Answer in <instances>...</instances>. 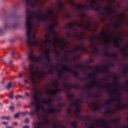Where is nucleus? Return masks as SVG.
<instances>
[{
  "label": "nucleus",
  "instance_id": "obj_1",
  "mask_svg": "<svg viewBox=\"0 0 128 128\" xmlns=\"http://www.w3.org/2000/svg\"><path fill=\"white\" fill-rule=\"evenodd\" d=\"M34 17L33 15H28L26 14V36H27V40L26 41V44H27L28 46H35L36 48L40 42L38 40H34L32 42V38H36V34L32 36V20H34Z\"/></svg>",
  "mask_w": 128,
  "mask_h": 128
},
{
  "label": "nucleus",
  "instance_id": "obj_2",
  "mask_svg": "<svg viewBox=\"0 0 128 128\" xmlns=\"http://www.w3.org/2000/svg\"><path fill=\"white\" fill-rule=\"evenodd\" d=\"M26 14L30 16H34V14L35 16L37 18V22H40V20L46 22H48V18H49L50 20H52L56 14L53 10H48V14L44 15L42 14V11L40 10L36 12L30 10L28 8H26Z\"/></svg>",
  "mask_w": 128,
  "mask_h": 128
},
{
  "label": "nucleus",
  "instance_id": "obj_3",
  "mask_svg": "<svg viewBox=\"0 0 128 128\" xmlns=\"http://www.w3.org/2000/svg\"><path fill=\"white\" fill-rule=\"evenodd\" d=\"M30 94H32V98H34V100H35V102H32L31 103L32 106H36L35 110H32L34 112V114H38L40 112V110L41 108V110H42L46 111V108H44V105H42L41 104H38V102L40 100V96H42V91H38V92L36 91V88H30Z\"/></svg>",
  "mask_w": 128,
  "mask_h": 128
},
{
  "label": "nucleus",
  "instance_id": "obj_4",
  "mask_svg": "<svg viewBox=\"0 0 128 128\" xmlns=\"http://www.w3.org/2000/svg\"><path fill=\"white\" fill-rule=\"evenodd\" d=\"M96 2L94 0L91 2V4L89 5H84L80 4H78L77 5V8L78 10L82 12V10L84 8L86 10H96V12H100L102 10V5L99 4L97 6V7H96Z\"/></svg>",
  "mask_w": 128,
  "mask_h": 128
},
{
  "label": "nucleus",
  "instance_id": "obj_5",
  "mask_svg": "<svg viewBox=\"0 0 128 128\" xmlns=\"http://www.w3.org/2000/svg\"><path fill=\"white\" fill-rule=\"evenodd\" d=\"M118 83L114 82H112L106 86H102V84L100 83L99 86L98 87V90H99V92H96V94L94 96L90 92H89L88 94V96L89 98H100V94H102V88H104L105 90H109L110 88L112 86H116Z\"/></svg>",
  "mask_w": 128,
  "mask_h": 128
},
{
  "label": "nucleus",
  "instance_id": "obj_6",
  "mask_svg": "<svg viewBox=\"0 0 128 128\" xmlns=\"http://www.w3.org/2000/svg\"><path fill=\"white\" fill-rule=\"evenodd\" d=\"M64 70H67V72H72L75 78H78V76H80V73H78V72L66 66V64H64L62 66V70L58 72V76L59 78H62Z\"/></svg>",
  "mask_w": 128,
  "mask_h": 128
},
{
  "label": "nucleus",
  "instance_id": "obj_7",
  "mask_svg": "<svg viewBox=\"0 0 128 128\" xmlns=\"http://www.w3.org/2000/svg\"><path fill=\"white\" fill-rule=\"evenodd\" d=\"M64 88H66L68 90H70L73 88H75L76 90H83L84 88L86 90H92V88L94 86V84L91 82L89 85L84 87L78 86L76 84L72 85V84H70L69 85H68L66 84H64Z\"/></svg>",
  "mask_w": 128,
  "mask_h": 128
},
{
  "label": "nucleus",
  "instance_id": "obj_8",
  "mask_svg": "<svg viewBox=\"0 0 128 128\" xmlns=\"http://www.w3.org/2000/svg\"><path fill=\"white\" fill-rule=\"evenodd\" d=\"M24 70H26L27 72L26 73H20L18 76L20 78H22L24 76H25L24 77L27 78H29L28 74H30L34 70V64L30 63L29 66H28L24 67Z\"/></svg>",
  "mask_w": 128,
  "mask_h": 128
},
{
  "label": "nucleus",
  "instance_id": "obj_9",
  "mask_svg": "<svg viewBox=\"0 0 128 128\" xmlns=\"http://www.w3.org/2000/svg\"><path fill=\"white\" fill-rule=\"evenodd\" d=\"M120 40V37H118L116 39V41L114 42V46L115 48H120L121 52L123 54V56L124 58H128V50L126 52V54L124 52V49L122 48V44L118 40Z\"/></svg>",
  "mask_w": 128,
  "mask_h": 128
},
{
  "label": "nucleus",
  "instance_id": "obj_10",
  "mask_svg": "<svg viewBox=\"0 0 128 128\" xmlns=\"http://www.w3.org/2000/svg\"><path fill=\"white\" fill-rule=\"evenodd\" d=\"M96 66V72L98 74H102V72L108 73V72H110L108 65L104 64L101 68L100 65H97Z\"/></svg>",
  "mask_w": 128,
  "mask_h": 128
},
{
  "label": "nucleus",
  "instance_id": "obj_11",
  "mask_svg": "<svg viewBox=\"0 0 128 128\" xmlns=\"http://www.w3.org/2000/svg\"><path fill=\"white\" fill-rule=\"evenodd\" d=\"M124 26H128V22L125 18H123L122 21H117L116 23H114L113 28H122Z\"/></svg>",
  "mask_w": 128,
  "mask_h": 128
},
{
  "label": "nucleus",
  "instance_id": "obj_12",
  "mask_svg": "<svg viewBox=\"0 0 128 128\" xmlns=\"http://www.w3.org/2000/svg\"><path fill=\"white\" fill-rule=\"evenodd\" d=\"M24 1L27 6H31L34 8L38 4V2H40V0H24Z\"/></svg>",
  "mask_w": 128,
  "mask_h": 128
},
{
  "label": "nucleus",
  "instance_id": "obj_13",
  "mask_svg": "<svg viewBox=\"0 0 128 128\" xmlns=\"http://www.w3.org/2000/svg\"><path fill=\"white\" fill-rule=\"evenodd\" d=\"M28 60L32 62H40V60H42V55L38 56L36 58H34L32 52H30L28 54Z\"/></svg>",
  "mask_w": 128,
  "mask_h": 128
},
{
  "label": "nucleus",
  "instance_id": "obj_14",
  "mask_svg": "<svg viewBox=\"0 0 128 128\" xmlns=\"http://www.w3.org/2000/svg\"><path fill=\"white\" fill-rule=\"evenodd\" d=\"M102 122V123H104V124L102 125V128H112V125H108V124H110V122H106V120H102V119H100V120H96V122H95V124H98L99 122Z\"/></svg>",
  "mask_w": 128,
  "mask_h": 128
},
{
  "label": "nucleus",
  "instance_id": "obj_15",
  "mask_svg": "<svg viewBox=\"0 0 128 128\" xmlns=\"http://www.w3.org/2000/svg\"><path fill=\"white\" fill-rule=\"evenodd\" d=\"M102 56H106V58H113L114 60H118V54L116 52H114L112 55L110 54V52L108 50H106V52H104Z\"/></svg>",
  "mask_w": 128,
  "mask_h": 128
},
{
  "label": "nucleus",
  "instance_id": "obj_16",
  "mask_svg": "<svg viewBox=\"0 0 128 128\" xmlns=\"http://www.w3.org/2000/svg\"><path fill=\"white\" fill-rule=\"evenodd\" d=\"M56 2H57V10L58 12H62L66 10V6L62 0H56Z\"/></svg>",
  "mask_w": 128,
  "mask_h": 128
},
{
  "label": "nucleus",
  "instance_id": "obj_17",
  "mask_svg": "<svg viewBox=\"0 0 128 128\" xmlns=\"http://www.w3.org/2000/svg\"><path fill=\"white\" fill-rule=\"evenodd\" d=\"M100 36H102L104 40L106 42V48H110V42H108V38L110 36V34L108 32H102L100 34Z\"/></svg>",
  "mask_w": 128,
  "mask_h": 128
},
{
  "label": "nucleus",
  "instance_id": "obj_18",
  "mask_svg": "<svg viewBox=\"0 0 128 128\" xmlns=\"http://www.w3.org/2000/svg\"><path fill=\"white\" fill-rule=\"evenodd\" d=\"M75 66L76 68H82V72H84V74H86V68H89V70H92V66H85L84 64H81L80 65L76 64Z\"/></svg>",
  "mask_w": 128,
  "mask_h": 128
},
{
  "label": "nucleus",
  "instance_id": "obj_19",
  "mask_svg": "<svg viewBox=\"0 0 128 128\" xmlns=\"http://www.w3.org/2000/svg\"><path fill=\"white\" fill-rule=\"evenodd\" d=\"M18 26V22H14V23L12 26L10 23L6 22V24L4 26V28L6 30H9L10 28H16Z\"/></svg>",
  "mask_w": 128,
  "mask_h": 128
},
{
  "label": "nucleus",
  "instance_id": "obj_20",
  "mask_svg": "<svg viewBox=\"0 0 128 128\" xmlns=\"http://www.w3.org/2000/svg\"><path fill=\"white\" fill-rule=\"evenodd\" d=\"M42 102L44 104H47L48 106L52 107V102H54V98H50L48 100L46 99H42Z\"/></svg>",
  "mask_w": 128,
  "mask_h": 128
},
{
  "label": "nucleus",
  "instance_id": "obj_21",
  "mask_svg": "<svg viewBox=\"0 0 128 128\" xmlns=\"http://www.w3.org/2000/svg\"><path fill=\"white\" fill-rule=\"evenodd\" d=\"M43 57L45 60H47V62L44 64V66H49L50 65L51 62L50 55H48V54H46L45 53L44 54Z\"/></svg>",
  "mask_w": 128,
  "mask_h": 128
},
{
  "label": "nucleus",
  "instance_id": "obj_22",
  "mask_svg": "<svg viewBox=\"0 0 128 128\" xmlns=\"http://www.w3.org/2000/svg\"><path fill=\"white\" fill-rule=\"evenodd\" d=\"M16 14H12L10 16L6 15L4 13L0 14V18L5 20H6L8 18H16Z\"/></svg>",
  "mask_w": 128,
  "mask_h": 128
},
{
  "label": "nucleus",
  "instance_id": "obj_23",
  "mask_svg": "<svg viewBox=\"0 0 128 128\" xmlns=\"http://www.w3.org/2000/svg\"><path fill=\"white\" fill-rule=\"evenodd\" d=\"M80 102H82V100L80 98H76V102L71 101L70 102V104L71 106H80Z\"/></svg>",
  "mask_w": 128,
  "mask_h": 128
},
{
  "label": "nucleus",
  "instance_id": "obj_24",
  "mask_svg": "<svg viewBox=\"0 0 128 128\" xmlns=\"http://www.w3.org/2000/svg\"><path fill=\"white\" fill-rule=\"evenodd\" d=\"M78 50H82V52H86V48H84V46H76L73 50H71V52H72V54H74V52H76Z\"/></svg>",
  "mask_w": 128,
  "mask_h": 128
},
{
  "label": "nucleus",
  "instance_id": "obj_25",
  "mask_svg": "<svg viewBox=\"0 0 128 128\" xmlns=\"http://www.w3.org/2000/svg\"><path fill=\"white\" fill-rule=\"evenodd\" d=\"M104 10L106 12L107 14H114L116 12V10H114V11L112 10V7L108 6H104Z\"/></svg>",
  "mask_w": 128,
  "mask_h": 128
},
{
  "label": "nucleus",
  "instance_id": "obj_26",
  "mask_svg": "<svg viewBox=\"0 0 128 128\" xmlns=\"http://www.w3.org/2000/svg\"><path fill=\"white\" fill-rule=\"evenodd\" d=\"M64 30H74V23L70 24L68 23H66V25L64 26Z\"/></svg>",
  "mask_w": 128,
  "mask_h": 128
},
{
  "label": "nucleus",
  "instance_id": "obj_27",
  "mask_svg": "<svg viewBox=\"0 0 128 128\" xmlns=\"http://www.w3.org/2000/svg\"><path fill=\"white\" fill-rule=\"evenodd\" d=\"M88 78H92L95 84H98V80H96V73L90 74L88 75Z\"/></svg>",
  "mask_w": 128,
  "mask_h": 128
},
{
  "label": "nucleus",
  "instance_id": "obj_28",
  "mask_svg": "<svg viewBox=\"0 0 128 128\" xmlns=\"http://www.w3.org/2000/svg\"><path fill=\"white\" fill-rule=\"evenodd\" d=\"M58 24V22L53 23L52 24H51L48 26V30H50V32H52V30H54L56 28Z\"/></svg>",
  "mask_w": 128,
  "mask_h": 128
},
{
  "label": "nucleus",
  "instance_id": "obj_29",
  "mask_svg": "<svg viewBox=\"0 0 128 128\" xmlns=\"http://www.w3.org/2000/svg\"><path fill=\"white\" fill-rule=\"evenodd\" d=\"M50 68H49V70L48 71V72L50 74H54V68H56V70H60V68H58V66H54L50 65Z\"/></svg>",
  "mask_w": 128,
  "mask_h": 128
},
{
  "label": "nucleus",
  "instance_id": "obj_30",
  "mask_svg": "<svg viewBox=\"0 0 128 128\" xmlns=\"http://www.w3.org/2000/svg\"><path fill=\"white\" fill-rule=\"evenodd\" d=\"M120 122V117H118L116 119H112L110 121L111 124H114L116 126H118Z\"/></svg>",
  "mask_w": 128,
  "mask_h": 128
},
{
  "label": "nucleus",
  "instance_id": "obj_31",
  "mask_svg": "<svg viewBox=\"0 0 128 128\" xmlns=\"http://www.w3.org/2000/svg\"><path fill=\"white\" fill-rule=\"evenodd\" d=\"M50 108L49 110H45V112H48V114H54V112H56V108H54V106H52V107L50 106Z\"/></svg>",
  "mask_w": 128,
  "mask_h": 128
},
{
  "label": "nucleus",
  "instance_id": "obj_32",
  "mask_svg": "<svg viewBox=\"0 0 128 128\" xmlns=\"http://www.w3.org/2000/svg\"><path fill=\"white\" fill-rule=\"evenodd\" d=\"M22 114L23 116H26V114H29V116H34V112H32V110H31L30 112L25 111L22 112Z\"/></svg>",
  "mask_w": 128,
  "mask_h": 128
},
{
  "label": "nucleus",
  "instance_id": "obj_33",
  "mask_svg": "<svg viewBox=\"0 0 128 128\" xmlns=\"http://www.w3.org/2000/svg\"><path fill=\"white\" fill-rule=\"evenodd\" d=\"M53 126H55L56 128H66V126L62 125L58 122L54 123Z\"/></svg>",
  "mask_w": 128,
  "mask_h": 128
},
{
  "label": "nucleus",
  "instance_id": "obj_34",
  "mask_svg": "<svg viewBox=\"0 0 128 128\" xmlns=\"http://www.w3.org/2000/svg\"><path fill=\"white\" fill-rule=\"evenodd\" d=\"M100 48H98V46H95L93 49L92 50L94 52H96L98 54L99 56H101L102 53H100Z\"/></svg>",
  "mask_w": 128,
  "mask_h": 128
},
{
  "label": "nucleus",
  "instance_id": "obj_35",
  "mask_svg": "<svg viewBox=\"0 0 128 128\" xmlns=\"http://www.w3.org/2000/svg\"><path fill=\"white\" fill-rule=\"evenodd\" d=\"M42 74H40V71H38V73L39 74V76L41 78H44V77L46 76H48V73L46 72H44L42 71Z\"/></svg>",
  "mask_w": 128,
  "mask_h": 128
},
{
  "label": "nucleus",
  "instance_id": "obj_36",
  "mask_svg": "<svg viewBox=\"0 0 128 128\" xmlns=\"http://www.w3.org/2000/svg\"><path fill=\"white\" fill-rule=\"evenodd\" d=\"M55 56L57 58L56 60H58V62H62V59H60V56H62V54H60V53L58 52H56L55 53Z\"/></svg>",
  "mask_w": 128,
  "mask_h": 128
},
{
  "label": "nucleus",
  "instance_id": "obj_37",
  "mask_svg": "<svg viewBox=\"0 0 128 128\" xmlns=\"http://www.w3.org/2000/svg\"><path fill=\"white\" fill-rule=\"evenodd\" d=\"M66 98H68L69 100H72V98H74V94H72L70 92H68L66 95Z\"/></svg>",
  "mask_w": 128,
  "mask_h": 128
},
{
  "label": "nucleus",
  "instance_id": "obj_38",
  "mask_svg": "<svg viewBox=\"0 0 128 128\" xmlns=\"http://www.w3.org/2000/svg\"><path fill=\"white\" fill-rule=\"evenodd\" d=\"M112 113H114V112L112 111V110H110V108H107L106 110H105L104 112V114H112Z\"/></svg>",
  "mask_w": 128,
  "mask_h": 128
},
{
  "label": "nucleus",
  "instance_id": "obj_39",
  "mask_svg": "<svg viewBox=\"0 0 128 128\" xmlns=\"http://www.w3.org/2000/svg\"><path fill=\"white\" fill-rule=\"evenodd\" d=\"M70 124L72 126L73 128H78V122L76 121L70 122Z\"/></svg>",
  "mask_w": 128,
  "mask_h": 128
},
{
  "label": "nucleus",
  "instance_id": "obj_40",
  "mask_svg": "<svg viewBox=\"0 0 128 128\" xmlns=\"http://www.w3.org/2000/svg\"><path fill=\"white\" fill-rule=\"evenodd\" d=\"M52 85H54V88H58V86H60V83L57 80L52 82Z\"/></svg>",
  "mask_w": 128,
  "mask_h": 128
},
{
  "label": "nucleus",
  "instance_id": "obj_41",
  "mask_svg": "<svg viewBox=\"0 0 128 128\" xmlns=\"http://www.w3.org/2000/svg\"><path fill=\"white\" fill-rule=\"evenodd\" d=\"M86 28L87 30H90L92 28V23L90 21H87L86 23Z\"/></svg>",
  "mask_w": 128,
  "mask_h": 128
},
{
  "label": "nucleus",
  "instance_id": "obj_42",
  "mask_svg": "<svg viewBox=\"0 0 128 128\" xmlns=\"http://www.w3.org/2000/svg\"><path fill=\"white\" fill-rule=\"evenodd\" d=\"M74 106L76 108V110L74 112L75 114H80V106Z\"/></svg>",
  "mask_w": 128,
  "mask_h": 128
},
{
  "label": "nucleus",
  "instance_id": "obj_43",
  "mask_svg": "<svg viewBox=\"0 0 128 128\" xmlns=\"http://www.w3.org/2000/svg\"><path fill=\"white\" fill-rule=\"evenodd\" d=\"M100 40V37L94 36L92 38H89L90 42H92V43L93 42L94 40Z\"/></svg>",
  "mask_w": 128,
  "mask_h": 128
},
{
  "label": "nucleus",
  "instance_id": "obj_44",
  "mask_svg": "<svg viewBox=\"0 0 128 128\" xmlns=\"http://www.w3.org/2000/svg\"><path fill=\"white\" fill-rule=\"evenodd\" d=\"M50 32L54 36V38H58V34L55 30L50 31Z\"/></svg>",
  "mask_w": 128,
  "mask_h": 128
},
{
  "label": "nucleus",
  "instance_id": "obj_45",
  "mask_svg": "<svg viewBox=\"0 0 128 128\" xmlns=\"http://www.w3.org/2000/svg\"><path fill=\"white\" fill-rule=\"evenodd\" d=\"M50 32L54 36V38H58V34L55 30L50 31Z\"/></svg>",
  "mask_w": 128,
  "mask_h": 128
},
{
  "label": "nucleus",
  "instance_id": "obj_46",
  "mask_svg": "<svg viewBox=\"0 0 128 128\" xmlns=\"http://www.w3.org/2000/svg\"><path fill=\"white\" fill-rule=\"evenodd\" d=\"M44 122L46 126H50V122L48 121V120H46V115L44 116Z\"/></svg>",
  "mask_w": 128,
  "mask_h": 128
},
{
  "label": "nucleus",
  "instance_id": "obj_47",
  "mask_svg": "<svg viewBox=\"0 0 128 128\" xmlns=\"http://www.w3.org/2000/svg\"><path fill=\"white\" fill-rule=\"evenodd\" d=\"M58 91H54V92H50L48 93V94H50V96H56V94H58Z\"/></svg>",
  "mask_w": 128,
  "mask_h": 128
},
{
  "label": "nucleus",
  "instance_id": "obj_48",
  "mask_svg": "<svg viewBox=\"0 0 128 128\" xmlns=\"http://www.w3.org/2000/svg\"><path fill=\"white\" fill-rule=\"evenodd\" d=\"M6 88L7 90H10L12 88V83L10 82L8 83V84L6 86Z\"/></svg>",
  "mask_w": 128,
  "mask_h": 128
},
{
  "label": "nucleus",
  "instance_id": "obj_49",
  "mask_svg": "<svg viewBox=\"0 0 128 128\" xmlns=\"http://www.w3.org/2000/svg\"><path fill=\"white\" fill-rule=\"evenodd\" d=\"M112 78L116 82L117 80H118V78H120V76L118 75H114L112 76Z\"/></svg>",
  "mask_w": 128,
  "mask_h": 128
},
{
  "label": "nucleus",
  "instance_id": "obj_50",
  "mask_svg": "<svg viewBox=\"0 0 128 128\" xmlns=\"http://www.w3.org/2000/svg\"><path fill=\"white\" fill-rule=\"evenodd\" d=\"M45 44H52V40L50 38L49 40L46 41Z\"/></svg>",
  "mask_w": 128,
  "mask_h": 128
},
{
  "label": "nucleus",
  "instance_id": "obj_51",
  "mask_svg": "<svg viewBox=\"0 0 128 128\" xmlns=\"http://www.w3.org/2000/svg\"><path fill=\"white\" fill-rule=\"evenodd\" d=\"M2 120H10V116H2Z\"/></svg>",
  "mask_w": 128,
  "mask_h": 128
},
{
  "label": "nucleus",
  "instance_id": "obj_52",
  "mask_svg": "<svg viewBox=\"0 0 128 128\" xmlns=\"http://www.w3.org/2000/svg\"><path fill=\"white\" fill-rule=\"evenodd\" d=\"M64 60H65V62H70V58H68V56H65L64 57Z\"/></svg>",
  "mask_w": 128,
  "mask_h": 128
},
{
  "label": "nucleus",
  "instance_id": "obj_53",
  "mask_svg": "<svg viewBox=\"0 0 128 128\" xmlns=\"http://www.w3.org/2000/svg\"><path fill=\"white\" fill-rule=\"evenodd\" d=\"M36 126H35L34 128H40V126H42V123H38V122H36Z\"/></svg>",
  "mask_w": 128,
  "mask_h": 128
},
{
  "label": "nucleus",
  "instance_id": "obj_54",
  "mask_svg": "<svg viewBox=\"0 0 128 128\" xmlns=\"http://www.w3.org/2000/svg\"><path fill=\"white\" fill-rule=\"evenodd\" d=\"M66 106V104L64 103V102H61V103H58V106Z\"/></svg>",
  "mask_w": 128,
  "mask_h": 128
},
{
  "label": "nucleus",
  "instance_id": "obj_55",
  "mask_svg": "<svg viewBox=\"0 0 128 128\" xmlns=\"http://www.w3.org/2000/svg\"><path fill=\"white\" fill-rule=\"evenodd\" d=\"M67 39L68 38H74V35H70V34H67L66 36Z\"/></svg>",
  "mask_w": 128,
  "mask_h": 128
},
{
  "label": "nucleus",
  "instance_id": "obj_56",
  "mask_svg": "<svg viewBox=\"0 0 128 128\" xmlns=\"http://www.w3.org/2000/svg\"><path fill=\"white\" fill-rule=\"evenodd\" d=\"M74 27L77 26L78 28H82V26L80 24H74Z\"/></svg>",
  "mask_w": 128,
  "mask_h": 128
},
{
  "label": "nucleus",
  "instance_id": "obj_57",
  "mask_svg": "<svg viewBox=\"0 0 128 128\" xmlns=\"http://www.w3.org/2000/svg\"><path fill=\"white\" fill-rule=\"evenodd\" d=\"M53 46H56L58 44V40H54L52 42Z\"/></svg>",
  "mask_w": 128,
  "mask_h": 128
},
{
  "label": "nucleus",
  "instance_id": "obj_58",
  "mask_svg": "<svg viewBox=\"0 0 128 128\" xmlns=\"http://www.w3.org/2000/svg\"><path fill=\"white\" fill-rule=\"evenodd\" d=\"M94 62V59L92 58H90L88 62V64H90V62Z\"/></svg>",
  "mask_w": 128,
  "mask_h": 128
},
{
  "label": "nucleus",
  "instance_id": "obj_59",
  "mask_svg": "<svg viewBox=\"0 0 128 128\" xmlns=\"http://www.w3.org/2000/svg\"><path fill=\"white\" fill-rule=\"evenodd\" d=\"M108 80V77L102 78L100 80V82H106Z\"/></svg>",
  "mask_w": 128,
  "mask_h": 128
},
{
  "label": "nucleus",
  "instance_id": "obj_60",
  "mask_svg": "<svg viewBox=\"0 0 128 128\" xmlns=\"http://www.w3.org/2000/svg\"><path fill=\"white\" fill-rule=\"evenodd\" d=\"M67 112L68 114H72V110L70 108H68L67 109Z\"/></svg>",
  "mask_w": 128,
  "mask_h": 128
},
{
  "label": "nucleus",
  "instance_id": "obj_61",
  "mask_svg": "<svg viewBox=\"0 0 128 128\" xmlns=\"http://www.w3.org/2000/svg\"><path fill=\"white\" fill-rule=\"evenodd\" d=\"M88 80V78H81L80 79V82H84V80Z\"/></svg>",
  "mask_w": 128,
  "mask_h": 128
},
{
  "label": "nucleus",
  "instance_id": "obj_62",
  "mask_svg": "<svg viewBox=\"0 0 128 128\" xmlns=\"http://www.w3.org/2000/svg\"><path fill=\"white\" fill-rule=\"evenodd\" d=\"M14 118H20V114H19V113L16 114L14 116Z\"/></svg>",
  "mask_w": 128,
  "mask_h": 128
},
{
  "label": "nucleus",
  "instance_id": "obj_63",
  "mask_svg": "<svg viewBox=\"0 0 128 128\" xmlns=\"http://www.w3.org/2000/svg\"><path fill=\"white\" fill-rule=\"evenodd\" d=\"M25 124H28L30 122V119L28 118H26L24 120Z\"/></svg>",
  "mask_w": 128,
  "mask_h": 128
},
{
  "label": "nucleus",
  "instance_id": "obj_64",
  "mask_svg": "<svg viewBox=\"0 0 128 128\" xmlns=\"http://www.w3.org/2000/svg\"><path fill=\"white\" fill-rule=\"evenodd\" d=\"M86 126H88L89 128H94V126H90L88 124H86Z\"/></svg>",
  "mask_w": 128,
  "mask_h": 128
}]
</instances>
